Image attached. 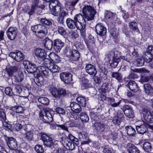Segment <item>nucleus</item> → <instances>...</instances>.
<instances>
[{"label": "nucleus", "mask_w": 153, "mask_h": 153, "mask_svg": "<svg viewBox=\"0 0 153 153\" xmlns=\"http://www.w3.org/2000/svg\"><path fill=\"white\" fill-rule=\"evenodd\" d=\"M91 81L87 79H85L81 84V88L82 89H86L91 87Z\"/></svg>", "instance_id": "obj_38"}, {"label": "nucleus", "mask_w": 153, "mask_h": 153, "mask_svg": "<svg viewBox=\"0 0 153 153\" xmlns=\"http://www.w3.org/2000/svg\"><path fill=\"white\" fill-rule=\"evenodd\" d=\"M85 69L87 73L93 76H95L97 74V71L95 67L91 64H87Z\"/></svg>", "instance_id": "obj_14"}, {"label": "nucleus", "mask_w": 153, "mask_h": 153, "mask_svg": "<svg viewBox=\"0 0 153 153\" xmlns=\"http://www.w3.org/2000/svg\"><path fill=\"white\" fill-rule=\"evenodd\" d=\"M143 149L147 152H149L152 149L151 144L149 142H145L143 144Z\"/></svg>", "instance_id": "obj_42"}, {"label": "nucleus", "mask_w": 153, "mask_h": 153, "mask_svg": "<svg viewBox=\"0 0 153 153\" xmlns=\"http://www.w3.org/2000/svg\"><path fill=\"white\" fill-rule=\"evenodd\" d=\"M126 129L127 130V134L128 135L133 136L136 134L135 129L131 126H126Z\"/></svg>", "instance_id": "obj_47"}, {"label": "nucleus", "mask_w": 153, "mask_h": 153, "mask_svg": "<svg viewBox=\"0 0 153 153\" xmlns=\"http://www.w3.org/2000/svg\"><path fill=\"white\" fill-rule=\"evenodd\" d=\"M79 113L73 111L71 113L70 116L71 117L73 118L74 120L78 119L79 117Z\"/></svg>", "instance_id": "obj_61"}, {"label": "nucleus", "mask_w": 153, "mask_h": 153, "mask_svg": "<svg viewBox=\"0 0 153 153\" xmlns=\"http://www.w3.org/2000/svg\"><path fill=\"white\" fill-rule=\"evenodd\" d=\"M23 64L25 68H26L27 71L29 73H33L38 70V67H37L35 64L29 61H24Z\"/></svg>", "instance_id": "obj_8"}, {"label": "nucleus", "mask_w": 153, "mask_h": 153, "mask_svg": "<svg viewBox=\"0 0 153 153\" xmlns=\"http://www.w3.org/2000/svg\"><path fill=\"white\" fill-rule=\"evenodd\" d=\"M39 1L38 0H34L33 1L32 3V6L30 11L28 12V13L30 15H32L36 10L40 8H44V6H42V7H41V6H39Z\"/></svg>", "instance_id": "obj_17"}, {"label": "nucleus", "mask_w": 153, "mask_h": 153, "mask_svg": "<svg viewBox=\"0 0 153 153\" xmlns=\"http://www.w3.org/2000/svg\"><path fill=\"white\" fill-rule=\"evenodd\" d=\"M57 128H58V130H60L61 129H62L64 130L68 131L67 127L65 124H58V126L57 127Z\"/></svg>", "instance_id": "obj_64"}, {"label": "nucleus", "mask_w": 153, "mask_h": 153, "mask_svg": "<svg viewBox=\"0 0 153 153\" xmlns=\"http://www.w3.org/2000/svg\"><path fill=\"white\" fill-rule=\"evenodd\" d=\"M12 115L13 117L16 116V118L17 120V121H19V122L20 121H22L23 119V116L22 115H20L19 114H12Z\"/></svg>", "instance_id": "obj_63"}, {"label": "nucleus", "mask_w": 153, "mask_h": 153, "mask_svg": "<svg viewBox=\"0 0 153 153\" xmlns=\"http://www.w3.org/2000/svg\"><path fill=\"white\" fill-rule=\"evenodd\" d=\"M60 5L57 6L56 7L53 8L51 10V13L55 16H58L60 13L61 10Z\"/></svg>", "instance_id": "obj_39"}, {"label": "nucleus", "mask_w": 153, "mask_h": 153, "mask_svg": "<svg viewBox=\"0 0 153 153\" xmlns=\"http://www.w3.org/2000/svg\"><path fill=\"white\" fill-rule=\"evenodd\" d=\"M44 46L46 50H51L52 48L53 42L48 38H46L43 41Z\"/></svg>", "instance_id": "obj_28"}, {"label": "nucleus", "mask_w": 153, "mask_h": 153, "mask_svg": "<svg viewBox=\"0 0 153 153\" xmlns=\"http://www.w3.org/2000/svg\"><path fill=\"white\" fill-rule=\"evenodd\" d=\"M84 3L85 5L82 10L83 15L87 21L93 20L97 13L96 10L87 1H85Z\"/></svg>", "instance_id": "obj_1"}, {"label": "nucleus", "mask_w": 153, "mask_h": 153, "mask_svg": "<svg viewBox=\"0 0 153 153\" xmlns=\"http://www.w3.org/2000/svg\"><path fill=\"white\" fill-rule=\"evenodd\" d=\"M33 133L32 131H30L26 132L24 134V137L25 140L30 141L33 140Z\"/></svg>", "instance_id": "obj_40"}, {"label": "nucleus", "mask_w": 153, "mask_h": 153, "mask_svg": "<svg viewBox=\"0 0 153 153\" xmlns=\"http://www.w3.org/2000/svg\"><path fill=\"white\" fill-rule=\"evenodd\" d=\"M113 88V87L109 84L105 83L102 85L101 89L102 92L105 93L109 92Z\"/></svg>", "instance_id": "obj_32"}, {"label": "nucleus", "mask_w": 153, "mask_h": 153, "mask_svg": "<svg viewBox=\"0 0 153 153\" xmlns=\"http://www.w3.org/2000/svg\"><path fill=\"white\" fill-rule=\"evenodd\" d=\"M108 99L109 103L112 107H115L119 106L121 101H119L118 102H116L115 99L113 98H109Z\"/></svg>", "instance_id": "obj_45"}, {"label": "nucleus", "mask_w": 153, "mask_h": 153, "mask_svg": "<svg viewBox=\"0 0 153 153\" xmlns=\"http://www.w3.org/2000/svg\"><path fill=\"white\" fill-rule=\"evenodd\" d=\"M104 16L106 21L113 23L114 21L115 15L110 11H106L104 13Z\"/></svg>", "instance_id": "obj_21"}, {"label": "nucleus", "mask_w": 153, "mask_h": 153, "mask_svg": "<svg viewBox=\"0 0 153 153\" xmlns=\"http://www.w3.org/2000/svg\"><path fill=\"white\" fill-rule=\"evenodd\" d=\"M6 94L10 96H12L13 94L12 89L10 87L6 88L5 90Z\"/></svg>", "instance_id": "obj_62"}, {"label": "nucleus", "mask_w": 153, "mask_h": 153, "mask_svg": "<svg viewBox=\"0 0 153 153\" xmlns=\"http://www.w3.org/2000/svg\"><path fill=\"white\" fill-rule=\"evenodd\" d=\"M79 137V138L82 141L81 144H85L89 143V139L87 137V135L83 132H80L78 133Z\"/></svg>", "instance_id": "obj_31"}, {"label": "nucleus", "mask_w": 153, "mask_h": 153, "mask_svg": "<svg viewBox=\"0 0 153 153\" xmlns=\"http://www.w3.org/2000/svg\"><path fill=\"white\" fill-rule=\"evenodd\" d=\"M7 145L9 148L11 150H16L18 148L17 142L15 139L13 137L7 138Z\"/></svg>", "instance_id": "obj_16"}, {"label": "nucleus", "mask_w": 153, "mask_h": 153, "mask_svg": "<svg viewBox=\"0 0 153 153\" xmlns=\"http://www.w3.org/2000/svg\"><path fill=\"white\" fill-rule=\"evenodd\" d=\"M144 87L146 93L150 96H153V88L149 84H145L144 85Z\"/></svg>", "instance_id": "obj_35"}, {"label": "nucleus", "mask_w": 153, "mask_h": 153, "mask_svg": "<svg viewBox=\"0 0 153 153\" xmlns=\"http://www.w3.org/2000/svg\"><path fill=\"white\" fill-rule=\"evenodd\" d=\"M144 61H145V58L143 60L141 57L139 58L136 61L137 66H142L144 64Z\"/></svg>", "instance_id": "obj_59"}, {"label": "nucleus", "mask_w": 153, "mask_h": 153, "mask_svg": "<svg viewBox=\"0 0 153 153\" xmlns=\"http://www.w3.org/2000/svg\"><path fill=\"white\" fill-rule=\"evenodd\" d=\"M127 85L129 89L134 92H136L138 88L137 84L133 81H130L128 83Z\"/></svg>", "instance_id": "obj_30"}, {"label": "nucleus", "mask_w": 153, "mask_h": 153, "mask_svg": "<svg viewBox=\"0 0 153 153\" xmlns=\"http://www.w3.org/2000/svg\"><path fill=\"white\" fill-rule=\"evenodd\" d=\"M85 23L86 21L85 22V23L84 24V23H82V22H77L76 24V27L79 30L83 29V28H85Z\"/></svg>", "instance_id": "obj_54"}, {"label": "nucleus", "mask_w": 153, "mask_h": 153, "mask_svg": "<svg viewBox=\"0 0 153 153\" xmlns=\"http://www.w3.org/2000/svg\"><path fill=\"white\" fill-rule=\"evenodd\" d=\"M62 143L63 146L68 150H72L75 148L74 144L69 141L68 138H62Z\"/></svg>", "instance_id": "obj_13"}, {"label": "nucleus", "mask_w": 153, "mask_h": 153, "mask_svg": "<svg viewBox=\"0 0 153 153\" xmlns=\"http://www.w3.org/2000/svg\"><path fill=\"white\" fill-rule=\"evenodd\" d=\"M141 114L146 122L149 123H153V115L149 110L143 108L141 110Z\"/></svg>", "instance_id": "obj_7"}, {"label": "nucleus", "mask_w": 153, "mask_h": 153, "mask_svg": "<svg viewBox=\"0 0 153 153\" xmlns=\"http://www.w3.org/2000/svg\"><path fill=\"white\" fill-rule=\"evenodd\" d=\"M49 90L53 96L57 99L65 96L66 94V90L62 88L57 89L56 87V84L54 82H50Z\"/></svg>", "instance_id": "obj_2"}, {"label": "nucleus", "mask_w": 153, "mask_h": 153, "mask_svg": "<svg viewBox=\"0 0 153 153\" xmlns=\"http://www.w3.org/2000/svg\"><path fill=\"white\" fill-rule=\"evenodd\" d=\"M35 150L37 153H43L44 149L42 146L40 145H37L35 147Z\"/></svg>", "instance_id": "obj_53"}, {"label": "nucleus", "mask_w": 153, "mask_h": 153, "mask_svg": "<svg viewBox=\"0 0 153 153\" xmlns=\"http://www.w3.org/2000/svg\"><path fill=\"white\" fill-rule=\"evenodd\" d=\"M38 70L42 76L47 77L50 71L48 68H45L43 66H40L38 67Z\"/></svg>", "instance_id": "obj_27"}, {"label": "nucleus", "mask_w": 153, "mask_h": 153, "mask_svg": "<svg viewBox=\"0 0 153 153\" xmlns=\"http://www.w3.org/2000/svg\"><path fill=\"white\" fill-rule=\"evenodd\" d=\"M95 29L97 34L101 36H104L106 32V28L101 23L97 24L95 27Z\"/></svg>", "instance_id": "obj_19"}, {"label": "nucleus", "mask_w": 153, "mask_h": 153, "mask_svg": "<svg viewBox=\"0 0 153 153\" xmlns=\"http://www.w3.org/2000/svg\"><path fill=\"white\" fill-rule=\"evenodd\" d=\"M48 56L50 59L54 62L58 63L60 61L59 56L54 53L51 52L48 55Z\"/></svg>", "instance_id": "obj_36"}, {"label": "nucleus", "mask_w": 153, "mask_h": 153, "mask_svg": "<svg viewBox=\"0 0 153 153\" xmlns=\"http://www.w3.org/2000/svg\"><path fill=\"white\" fill-rule=\"evenodd\" d=\"M98 113L96 112L95 113L94 112L91 111L90 116L92 120L94 121L97 120L98 119Z\"/></svg>", "instance_id": "obj_57"}, {"label": "nucleus", "mask_w": 153, "mask_h": 153, "mask_svg": "<svg viewBox=\"0 0 153 153\" xmlns=\"http://www.w3.org/2000/svg\"><path fill=\"white\" fill-rule=\"evenodd\" d=\"M111 76L115 78L118 80H121L122 79V76L121 74L117 72L112 73Z\"/></svg>", "instance_id": "obj_56"}, {"label": "nucleus", "mask_w": 153, "mask_h": 153, "mask_svg": "<svg viewBox=\"0 0 153 153\" xmlns=\"http://www.w3.org/2000/svg\"><path fill=\"white\" fill-rule=\"evenodd\" d=\"M93 126L98 132H102L105 130V124L102 122H97L92 120Z\"/></svg>", "instance_id": "obj_20"}, {"label": "nucleus", "mask_w": 153, "mask_h": 153, "mask_svg": "<svg viewBox=\"0 0 153 153\" xmlns=\"http://www.w3.org/2000/svg\"><path fill=\"white\" fill-rule=\"evenodd\" d=\"M126 148L128 151V153H140L139 150L131 143L127 144Z\"/></svg>", "instance_id": "obj_26"}, {"label": "nucleus", "mask_w": 153, "mask_h": 153, "mask_svg": "<svg viewBox=\"0 0 153 153\" xmlns=\"http://www.w3.org/2000/svg\"><path fill=\"white\" fill-rule=\"evenodd\" d=\"M123 115V114H121L119 112H118L117 116H115L113 120V123L115 125H120L121 120L124 118Z\"/></svg>", "instance_id": "obj_29"}, {"label": "nucleus", "mask_w": 153, "mask_h": 153, "mask_svg": "<svg viewBox=\"0 0 153 153\" xmlns=\"http://www.w3.org/2000/svg\"><path fill=\"white\" fill-rule=\"evenodd\" d=\"M66 23L67 26L70 29H74L76 27V22L74 20L70 18H68L66 19Z\"/></svg>", "instance_id": "obj_34"}, {"label": "nucleus", "mask_w": 153, "mask_h": 153, "mask_svg": "<svg viewBox=\"0 0 153 153\" xmlns=\"http://www.w3.org/2000/svg\"><path fill=\"white\" fill-rule=\"evenodd\" d=\"M125 115L128 117L129 118H132L134 117V113L133 110L131 109L127 110L124 113Z\"/></svg>", "instance_id": "obj_52"}, {"label": "nucleus", "mask_w": 153, "mask_h": 153, "mask_svg": "<svg viewBox=\"0 0 153 153\" xmlns=\"http://www.w3.org/2000/svg\"><path fill=\"white\" fill-rule=\"evenodd\" d=\"M66 55L73 60L76 61L78 60L80 57L79 52L76 50H71L69 48H66L65 52Z\"/></svg>", "instance_id": "obj_6"}, {"label": "nucleus", "mask_w": 153, "mask_h": 153, "mask_svg": "<svg viewBox=\"0 0 153 153\" xmlns=\"http://www.w3.org/2000/svg\"><path fill=\"white\" fill-rule=\"evenodd\" d=\"M153 46H149L146 49L145 56V60L147 62H150L152 59Z\"/></svg>", "instance_id": "obj_12"}, {"label": "nucleus", "mask_w": 153, "mask_h": 153, "mask_svg": "<svg viewBox=\"0 0 153 153\" xmlns=\"http://www.w3.org/2000/svg\"><path fill=\"white\" fill-rule=\"evenodd\" d=\"M67 14L66 12L64 10H62L60 13L59 14V16L58 18L59 21L60 23H62L64 20V17Z\"/></svg>", "instance_id": "obj_48"}, {"label": "nucleus", "mask_w": 153, "mask_h": 153, "mask_svg": "<svg viewBox=\"0 0 153 153\" xmlns=\"http://www.w3.org/2000/svg\"><path fill=\"white\" fill-rule=\"evenodd\" d=\"M68 138L71 141H72L76 145L79 144V142L78 139L75 137L71 134H69L68 136Z\"/></svg>", "instance_id": "obj_51"}, {"label": "nucleus", "mask_w": 153, "mask_h": 153, "mask_svg": "<svg viewBox=\"0 0 153 153\" xmlns=\"http://www.w3.org/2000/svg\"><path fill=\"white\" fill-rule=\"evenodd\" d=\"M108 58L110 66L112 68H115L117 65L120 61L118 56L115 55L114 51H111L108 54Z\"/></svg>", "instance_id": "obj_5"}, {"label": "nucleus", "mask_w": 153, "mask_h": 153, "mask_svg": "<svg viewBox=\"0 0 153 153\" xmlns=\"http://www.w3.org/2000/svg\"><path fill=\"white\" fill-rule=\"evenodd\" d=\"M74 19L76 23L77 22H82L84 24L85 23V22L87 20L85 19L84 18L83 15L81 13L76 14L74 16Z\"/></svg>", "instance_id": "obj_33"}, {"label": "nucleus", "mask_w": 153, "mask_h": 153, "mask_svg": "<svg viewBox=\"0 0 153 153\" xmlns=\"http://www.w3.org/2000/svg\"><path fill=\"white\" fill-rule=\"evenodd\" d=\"M56 112L59 114L61 116V115H63L65 113V110L61 108H57L56 109Z\"/></svg>", "instance_id": "obj_60"}, {"label": "nucleus", "mask_w": 153, "mask_h": 153, "mask_svg": "<svg viewBox=\"0 0 153 153\" xmlns=\"http://www.w3.org/2000/svg\"><path fill=\"white\" fill-rule=\"evenodd\" d=\"M40 22L42 24L46 25H50L52 24L51 22L46 18L41 19Z\"/></svg>", "instance_id": "obj_55"}, {"label": "nucleus", "mask_w": 153, "mask_h": 153, "mask_svg": "<svg viewBox=\"0 0 153 153\" xmlns=\"http://www.w3.org/2000/svg\"><path fill=\"white\" fill-rule=\"evenodd\" d=\"M79 117L82 122L86 123L89 120V117L88 115L85 112H82L80 113Z\"/></svg>", "instance_id": "obj_44"}, {"label": "nucleus", "mask_w": 153, "mask_h": 153, "mask_svg": "<svg viewBox=\"0 0 153 153\" xmlns=\"http://www.w3.org/2000/svg\"><path fill=\"white\" fill-rule=\"evenodd\" d=\"M41 138L45 145L50 147L53 144L52 139L46 134H42Z\"/></svg>", "instance_id": "obj_18"}, {"label": "nucleus", "mask_w": 153, "mask_h": 153, "mask_svg": "<svg viewBox=\"0 0 153 153\" xmlns=\"http://www.w3.org/2000/svg\"><path fill=\"white\" fill-rule=\"evenodd\" d=\"M38 101L41 103L45 105H47L49 103V100L46 97H39L38 98Z\"/></svg>", "instance_id": "obj_50"}, {"label": "nucleus", "mask_w": 153, "mask_h": 153, "mask_svg": "<svg viewBox=\"0 0 153 153\" xmlns=\"http://www.w3.org/2000/svg\"><path fill=\"white\" fill-rule=\"evenodd\" d=\"M65 45V43L60 39H57L55 40L53 44V48L55 51L57 52H59Z\"/></svg>", "instance_id": "obj_15"}, {"label": "nucleus", "mask_w": 153, "mask_h": 153, "mask_svg": "<svg viewBox=\"0 0 153 153\" xmlns=\"http://www.w3.org/2000/svg\"><path fill=\"white\" fill-rule=\"evenodd\" d=\"M48 61L50 63L48 65H47L46 66L48 68L50 71L53 73L57 72L59 71V67L56 64L53 63H50V61L48 59H45L44 60L45 62Z\"/></svg>", "instance_id": "obj_22"}, {"label": "nucleus", "mask_w": 153, "mask_h": 153, "mask_svg": "<svg viewBox=\"0 0 153 153\" xmlns=\"http://www.w3.org/2000/svg\"><path fill=\"white\" fill-rule=\"evenodd\" d=\"M17 33L16 28L10 27L7 30L6 34L8 39L11 40H13L16 36Z\"/></svg>", "instance_id": "obj_11"}, {"label": "nucleus", "mask_w": 153, "mask_h": 153, "mask_svg": "<svg viewBox=\"0 0 153 153\" xmlns=\"http://www.w3.org/2000/svg\"><path fill=\"white\" fill-rule=\"evenodd\" d=\"M76 100L80 105L82 107L85 106L86 104L85 99L82 97H79L76 98Z\"/></svg>", "instance_id": "obj_43"}, {"label": "nucleus", "mask_w": 153, "mask_h": 153, "mask_svg": "<svg viewBox=\"0 0 153 153\" xmlns=\"http://www.w3.org/2000/svg\"><path fill=\"white\" fill-rule=\"evenodd\" d=\"M9 56L14 60L18 62L21 61L24 59L25 57L23 53L20 51L11 52L9 54Z\"/></svg>", "instance_id": "obj_9"}, {"label": "nucleus", "mask_w": 153, "mask_h": 153, "mask_svg": "<svg viewBox=\"0 0 153 153\" xmlns=\"http://www.w3.org/2000/svg\"><path fill=\"white\" fill-rule=\"evenodd\" d=\"M39 117L44 123H51L53 120L51 114L46 108L40 112Z\"/></svg>", "instance_id": "obj_4"}, {"label": "nucleus", "mask_w": 153, "mask_h": 153, "mask_svg": "<svg viewBox=\"0 0 153 153\" xmlns=\"http://www.w3.org/2000/svg\"><path fill=\"white\" fill-rule=\"evenodd\" d=\"M19 67L17 66L11 67L5 69L6 72L9 76L11 77L13 76H14L16 72L19 69Z\"/></svg>", "instance_id": "obj_24"}, {"label": "nucleus", "mask_w": 153, "mask_h": 153, "mask_svg": "<svg viewBox=\"0 0 153 153\" xmlns=\"http://www.w3.org/2000/svg\"><path fill=\"white\" fill-rule=\"evenodd\" d=\"M50 1L49 7L50 10L57 6L60 5V3L57 0H52Z\"/></svg>", "instance_id": "obj_46"}, {"label": "nucleus", "mask_w": 153, "mask_h": 153, "mask_svg": "<svg viewBox=\"0 0 153 153\" xmlns=\"http://www.w3.org/2000/svg\"><path fill=\"white\" fill-rule=\"evenodd\" d=\"M11 110L14 111L15 114L19 113H22L23 112V108L22 107L19 106H15L11 108ZM12 113V112H11ZM13 114L11 113L12 114Z\"/></svg>", "instance_id": "obj_41"}, {"label": "nucleus", "mask_w": 153, "mask_h": 153, "mask_svg": "<svg viewBox=\"0 0 153 153\" xmlns=\"http://www.w3.org/2000/svg\"><path fill=\"white\" fill-rule=\"evenodd\" d=\"M58 31L59 33L62 36H65L66 34V30L62 27L58 26Z\"/></svg>", "instance_id": "obj_58"}, {"label": "nucleus", "mask_w": 153, "mask_h": 153, "mask_svg": "<svg viewBox=\"0 0 153 153\" xmlns=\"http://www.w3.org/2000/svg\"><path fill=\"white\" fill-rule=\"evenodd\" d=\"M60 77L65 83L68 84L72 80V75L68 72H63L60 74Z\"/></svg>", "instance_id": "obj_10"}, {"label": "nucleus", "mask_w": 153, "mask_h": 153, "mask_svg": "<svg viewBox=\"0 0 153 153\" xmlns=\"http://www.w3.org/2000/svg\"><path fill=\"white\" fill-rule=\"evenodd\" d=\"M129 26L133 31H137L138 30L137 24L134 22H132L129 23Z\"/></svg>", "instance_id": "obj_49"}, {"label": "nucleus", "mask_w": 153, "mask_h": 153, "mask_svg": "<svg viewBox=\"0 0 153 153\" xmlns=\"http://www.w3.org/2000/svg\"><path fill=\"white\" fill-rule=\"evenodd\" d=\"M136 129L137 132L139 134H143L147 130L146 123L143 122L139 125L136 126Z\"/></svg>", "instance_id": "obj_23"}, {"label": "nucleus", "mask_w": 153, "mask_h": 153, "mask_svg": "<svg viewBox=\"0 0 153 153\" xmlns=\"http://www.w3.org/2000/svg\"><path fill=\"white\" fill-rule=\"evenodd\" d=\"M35 56L40 59H43L45 57L46 53L43 49L37 48L34 51Z\"/></svg>", "instance_id": "obj_25"}, {"label": "nucleus", "mask_w": 153, "mask_h": 153, "mask_svg": "<svg viewBox=\"0 0 153 153\" xmlns=\"http://www.w3.org/2000/svg\"><path fill=\"white\" fill-rule=\"evenodd\" d=\"M32 31L35 33L36 35L39 39L45 37L48 33L47 28L42 24H37L31 27Z\"/></svg>", "instance_id": "obj_3"}, {"label": "nucleus", "mask_w": 153, "mask_h": 153, "mask_svg": "<svg viewBox=\"0 0 153 153\" xmlns=\"http://www.w3.org/2000/svg\"><path fill=\"white\" fill-rule=\"evenodd\" d=\"M20 71L18 72L17 71L14 75V77L15 78L17 82H21L23 79L24 76L23 73L20 71L22 69H20Z\"/></svg>", "instance_id": "obj_37"}]
</instances>
